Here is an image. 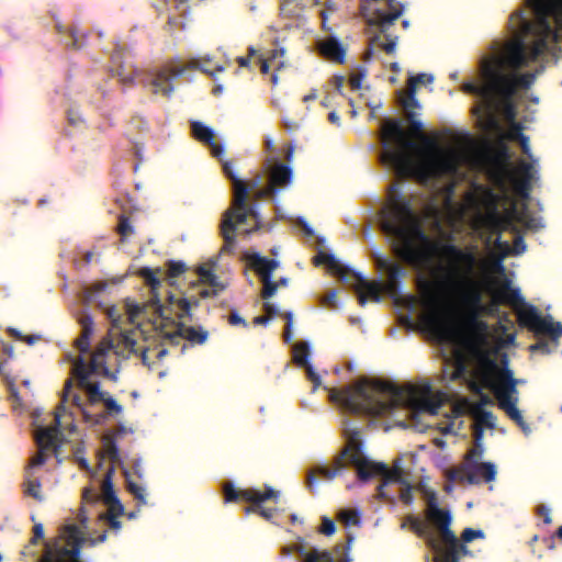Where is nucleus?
<instances>
[{"instance_id":"nucleus-1","label":"nucleus","mask_w":562,"mask_h":562,"mask_svg":"<svg viewBox=\"0 0 562 562\" xmlns=\"http://www.w3.org/2000/svg\"><path fill=\"white\" fill-rule=\"evenodd\" d=\"M381 228L392 238V250L403 262L422 269L437 254L439 262L431 268L434 280L420 279L419 289L434 299L436 291L461 308L476 313L482 305V285L476 272L483 266L475 245L460 247L452 241H434L420 227L411 202L404 199L396 183L389 192V203L381 211Z\"/></svg>"},{"instance_id":"nucleus-2","label":"nucleus","mask_w":562,"mask_h":562,"mask_svg":"<svg viewBox=\"0 0 562 562\" xmlns=\"http://www.w3.org/2000/svg\"><path fill=\"white\" fill-rule=\"evenodd\" d=\"M329 397L349 414L372 417L383 416L401 406L436 415L440 407L429 384L398 386L390 381L368 378L353 385L331 390Z\"/></svg>"},{"instance_id":"nucleus-3","label":"nucleus","mask_w":562,"mask_h":562,"mask_svg":"<svg viewBox=\"0 0 562 562\" xmlns=\"http://www.w3.org/2000/svg\"><path fill=\"white\" fill-rule=\"evenodd\" d=\"M383 153L381 161L392 167L397 177H417L422 180L454 176L458 172L459 159L454 151H441L430 140H426L432 148L424 159L418 160L414 151L417 145L403 130L400 120H387L383 131Z\"/></svg>"},{"instance_id":"nucleus-4","label":"nucleus","mask_w":562,"mask_h":562,"mask_svg":"<svg viewBox=\"0 0 562 562\" xmlns=\"http://www.w3.org/2000/svg\"><path fill=\"white\" fill-rule=\"evenodd\" d=\"M348 464L356 468L360 481H368L376 475L381 476L382 482L376 488L379 498H387V495L385 494V486L387 484L405 483L403 480V471L400 467L395 465L390 469L383 462L369 460L363 456L361 445L356 439H350L341 452L335 457L331 468L319 465L307 474V487L311 491L314 488V485L316 484V474L330 481L342 473L347 469Z\"/></svg>"},{"instance_id":"nucleus-5","label":"nucleus","mask_w":562,"mask_h":562,"mask_svg":"<svg viewBox=\"0 0 562 562\" xmlns=\"http://www.w3.org/2000/svg\"><path fill=\"white\" fill-rule=\"evenodd\" d=\"M527 7L535 15L533 21L527 20L525 9L514 11L510 20L517 19L521 33L536 36L531 53L536 59L549 50L550 44L562 40V0H527Z\"/></svg>"},{"instance_id":"nucleus-6","label":"nucleus","mask_w":562,"mask_h":562,"mask_svg":"<svg viewBox=\"0 0 562 562\" xmlns=\"http://www.w3.org/2000/svg\"><path fill=\"white\" fill-rule=\"evenodd\" d=\"M199 305L196 299L189 300L187 297H177L169 294L167 305L157 306V314L160 318L159 325L156 326L159 335L170 344L177 345L180 339H186L192 346L203 345L209 338V331L201 326H187L182 321L192 319L191 308Z\"/></svg>"},{"instance_id":"nucleus-7","label":"nucleus","mask_w":562,"mask_h":562,"mask_svg":"<svg viewBox=\"0 0 562 562\" xmlns=\"http://www.w3.org/2000/svg\"><path fill=\"white\" fill-rule=\"evenodd\" d=\"M498 304H507L515 311L520 327L536 336H548L558 345L562 336V324L553 322L550 315L542 316L535 305L526 303L519 289L513 288L509 280H505L493 293L492 307Z\"/></svg>"},{"instance_id":"nucleus-8","label":"nucleus","mask_w":562,"mask_h":562,"mask_svg":"<svg viewBox=\"0 0 562 562\" xmlns=\"http://www.w3.org/2000/svg\"><path fill=\"white\" fill-rule=\"evenodd\" d=\"M223 171L225 176L232 181L234 187V201L233 207L228 209L222 220L221 235L224 239V245L221 252H232L236 245V231L238 224H245L248 220H254V225L246 228V235L259 229L260 217L256 211V206L247 203L248 189L245 181L237 178L233 171L232 162H223Z\"/></svg>"},{"instance_id":"nucleus-9","label":"nucleus","mask_w":562,"mask_h":562,"mask_svg":"<svg viewBox=\"0 0 562 562\" xmlns=\"http://www.w3.org/2000/svg\"><path fill=\"white\" fill-rule=\"evenodd\" d=\"M426 518L439 532V543H435L434 539L429 540L436 552L435 562H460L462 557L470 554V550L451 530L450 512L438 506L437 494L434 491H426Z\"/></svg>"},{"instance_id":"nucleus-10","label":"nucleus","mask_w":562,"mask_h":562,"mask_svg":"<svg viewBox=\"0 0 562 562\" xmlns=\"http://www.w3.org/2000/svg\"><path fill=\"white\" fill-rule=\"evenodd\" d=\"M512 19V15L509 16ZM509 27L513 33H516L518 37L510 42L503 55L492 56L484 59V64L490 68H499L502 75H509L529 65L530 61H535L531 58L533 45L536 43V36L533 34H524L518 27L517 19L512 22L509 20ZM538 58H536L537 60Z\"/></svg>"},{"instance_id":"nucleus-11","label":"nucleus","mask_w":562,"mask_h":562,"mask_svg":"<svg viewBox=\"0 0 562 562\" xmlns=\"http://www.w3.org/2000/svg\"><path fill=\"white\" fill-rule=\"evenodd\" d=\"M499 158L491 172V179L495 186L501 190H505L506 184L509 182L517 195L528 198L535 173L533 166L522 160L518 164L516 170L510 169L507 164L508 153L506 147L501 150Z\"/></svg>"},{"instance_id":"nucleus-12","label":"nucleus","mask_w":562,"mask_h":562,"mask_svg":"<svg viewBox=\"0 0 562 562\" xmlns=\"http://www.w3.org/2000/svg\"><path fill=\"white\" fill-rule=\"evenodd\" d=\"M314 263L327 265L328 268L344 282H349L350 279H353L356 281L355 290L358 294V301L361 306L367 303L368 296L373 301H380L381 284L379 282L368 281L361 273L355 272L350 268L342 266L333 255L319 252L314 258Z\"/></svg>"},{"instance_id":"nucleus-13","label":"nucleus","mask_w":562,"mask_h":562,"mask_svg":"<svg viewBox=\"0 0 562 562\" xmlns=\"http://www.w3.org/2000/svg\"><path fill=\"white\" fill-rule=\"evenodd\" d=\"M82 537L76 525L64 527L61 535L47 542L38 562H79Z\"/></svg>"},{"instance_id":"nucleus-14","label":"nucleus","mask_w":562,"mask_h":562,"mask_svg":"<svg viewBox=\"0 0 562 562\" xmlns=\"http://www.w3.org/2000/svg\"><path fill=\"white\" fill-rule=\"evenodd\" d=\"M224 499L226 503L245 501L251 505L245 508V513L258 514L266 520H271L276 515L274 508H266L261 504L268 499L278 501L280 492L273 490L271 486H266L265 491L261 492L256 488L236 490L232 482L224 484Z\"/></svg>"},{"instance_id":"nucleus-15","label":"nucleus","mask_w":562,"mask_h":562,"mask_svg":"<svg viewBox=\"0 0 562 562\" xmlns=\"http://www.w3.org/2000/svg\"><path fill=\"white\" fill-rule=\"evenodd\" d=\"M518 382L519 381L513 376V372L509 369H505L499 374V382L491 387L493 389L494 395L497 400L498 407L516 423L526 436H528L531 432V428L525 422L521 412L517 407L518 398L514 396L518 393Z\"/></svg>"},{"instance_id":"nucleus-16","label":"nucleus","mask_w":562,"mask_h":562,"mask_svg":"<svg viewBox=\"0 0 562 562\" xmlns=\"http://www.w3.org/2000/svg\"><path fill=\"white\" fill-rule=\"evenodd\" d=\"M210 59L203 60H192L187 66H173L166 65L159 70H157L149 80V85L151 86V92L154 94H161L166 98H170L175 88L172 85V80L182 76L187 69H200L201 71L214 77L215 72H222L225 70V67L222 65H217L214 70L209 67Z\"/></svg>"},{"instance_id":"nucleus-17","label":"nucleus","mask_w":562,"mask_h":562,"mask_svg":"<svg viewBox=\"0 0 562 562\" xmlns=\"http://www.w3.org/2000/svg\"><path fill=\"white\" fill-rule=\"evenodd\" d=\"M484 452L482 442H476L465 456V465L451 473L452 479L467 481L469 484H479L480 476L485 482H492L496 477V468L491 462H479Z\"/></svg>"},{"instance_id":"nucleus-18","label":"nucleus","mask_w":562,"mask_h":562,"mask_svg":"<svg viewBox=\"0 0 562 562\" xmlns=\"http://www.w3.org/2000/svg\"><path fill=\"white\" fill-rule=\"evenodd\" d=\"M361 4V13L370 26H376L379 31L386 32L394 21L403 13L404 7L395 0H364Z\"/></svg>"},{"instance_id":"nucleus-19","label":"nucleus","mask_w":562,"mask_h":562,"mask_svg":"<svg viewBox=\"0 0 562 562\" xmlns=\"http://www.w3.org/2000/svg\"><path fill=\"white\" fill-rule=\"evenodd\" d=\"M480 74L482 83L468 81L462 85V91L480 98V104L475 106L474 112L482 114L487 103H493L494 95L498 93L497 78L495 68L486 67L484 61L481 63Z\"/></svg>"},{"instance_id":"nucleus-20","label":"nucleus","mask_w":562,"mask_h":562,"mask_svg":"<svg viewBox=\"0 0 562 562\" xmlns=\"http://www.w3.org/2000/svg\"><path fill=\"white\" fill-rule=\"evenodd\" d=\"M72 374L77 379L78 386L86 391L88 402L91 405L103 402L106 392L100 390V382H91L89 380L91 374H97L88 369L87 361L83 357L79 356L72 364Z\"/></svg>"},{"instance_id":"nucleus-21","label":"nucleus","mask_w":562,"mask_h":562,"mask_svg":"<svg viewBox=\"0 0 562 562\" xmlns=\"http://www.w3.org/2000/svg\"><path fill=\"white\" fill-rule=\"evenodd\" d=\"M72 389V379H67L64 385V391L61 395L60 404L57 406V412L55 413V425L52 427L41 428L36 434V443L38 448H56L57 447V439L60 435V412L65 411V403L68 401V397L70 396V391Z\"/></svg>"},{"instance_id":"nucleus-22","label":"nucleus","mask_w":562,"mask_h":562,"mask_svg":"<svg viewBox=\"0 0 562 562\" xmlns=\"http://www.w3.org/2000/svg\"><path fill=\"white\" fill-rule=\"evenodd\" d=\"M495 71L498 93L503 94L506 99L514 98L519 88L529 89L537 76V72L518 74L517 71L502 75L499 68L495 69Z\"/></svg>"},{"instance_id":"nucleus-23","label":"nucleus","mask_w":562,"mask_h":562,"mask_svg":"<svg viewBox=\"0 0 562 562\" xmlns=\"http://www.w3.org/2000/svg\"><path fill=\"white\" fill-rule=\"evenodd\" d=\"M113 351L115 353V341L111 338L110 334L104 336L98 344L95 350L91 355V359L87 362L88 369L102 375L111 381L117 380V373L112 372L105 361V356Z\"/></svg>"},{"instance_id":"nucleus-24","label":"nucleus","mask_w":562,"mask_h":562,"mask_svg":"<svg viewBox=\"0 0 562 562\" xmlns=\"http://www.w3.org/2000/svg\"><path fill=\"white\" fill-rule=\"evenodd\" d=\"M485 403H490V400L486 395L482 396L481 403H472L469 400L464 398L458 406L462 413L470 415L475 425H481L482 427H487L493 429L495 427V416L492 412L483 408Z\"/></svg>"},{"instance_id":"nucleus-25","label":"nucleus","mask_w":562,"mask_h":562,"mask_svg":"<svg viewBox=\"0 0 562 562\" xmlns=\"http://www.w3.org/2000/svg\"><path fill=\"white\" fill-rule=\"evenodd\" d=\"M375 266L378 269L386 271V292L396 294L400 291L402 279L406 277V270L400 263L382 256L375 257Z\"/></svg>"},{"instance_id":"nucleus-26","label":"nucleus","mask_w":562,"mask_h":562,"mask_svg":"<svg viewBox=\"0 0 562 562\" xmlns=\"http://www.w3.org/2000/svg\"><path fill=\"white\" fill-rule=\"evenodd\" d=\"M191 131L194 138L201 143L207 145L211 149L213 157L221 159L224 154V148L218 145L214 139V132L209 126L201 122H193L191 124Z\"/></svg>"},{"instance_id":"nucleus-27","label":"nucleus","mask_w":562,"mask_h":562,"mask_svg":"<svg viewBox=\"0 0 562 562\" xmlns=\"http://www.w3.org/2000/svg\"><path fill=\"white\" fill-rule=\"evenodd\" d=\"M424 325L440 338H449L452 333L451 324L438 312L434 311L423 317Z\"/></svg>"},{"instance_id":"nucleus-28","label":"nucleus","mask_w":562,"mask_h":562,"mask_svg":"<svg viewBox=\"0 0 562 562\" xmlns=\"http://www.w3.org/2000/svg\"><path fill=\"white\" fill-rule=\"evenodd\" d=\"M293 172L292 169L282 164L274 162L269 170V183L278 191L288 187L292 182Z\"/></svg>"},{"instance_id":"nucleus-29","label":"nucleus","mask_w":562,"mask_h":562,"mask_svg":"<svg viewBox=\"0 0 562 562\" xmlns=\"http://www.w3.org/2000/svg\"><path fill=\"white\" fill-rule=\"evenodd\" d=\"M79 324L81 326V334L76 339L75 346L80 351V353L82 356L90 351V339L94 333V322H93V318L89 314H83L79 318Z\"/></svg>"},{"instance_id":"nucleus-30","label":"nucleus","mask_w":562,"mask_h":562,"mask_svg":"<svg viewBox=\"0 0 562 562\" xmlns=\"http://www.w3.org/2000/svg\"><path fill=\"white\" fill-rule=\"evenodd\" d=\"M250 268L259 276L260 280L272 278L273 271L279 267L276 259L262 257L258 254L249 256Z\"/></svg>"},{"instance_id":"nucleus-31","label":"nucleus","mask_w":562,"mask_h":562,"mask_svg":"<svg viewBox=\"0 0 562 562\" xmlns=\"http://www.w3.org/2000/svg\"><path fill=\"white\" fill-rule=\"evenodd\" d=\"M321 54L328 60L342 64L346 57V49L342 44L335 37L323 41L319 45Z\"/></svg>"},{"instance_id":"nucleus-32","label":"nucleus","mask_w":562,"mask_h":562,"mask_svg":"<svg viewBox=\"0 0 562 562\" xmlns=\"http://www.w3.org/2000/svg\"><path fill=\"white\" fill-rule=\"evenodd\" d=\"M136 333L134 330L120 333L115 340V355L124 359L130 358L132 355L137 353V341L134 338Z\"/></svg>"},{"instance_id":"nucleus-33","label":"nucleus","mask_w":562,"mask_h":562,"mask_svg":"<svg viewBox=\"0 0 562 562\" xmlns=\"http://www.w3.org/2000/svg\"><path fill=\"white\" fill-rule=\"evenodd\" d=\"M161 273V269L157 268L156 270L149 267H143L138 270L137 274L144 279L145 283L150 288L154 293V297L151 299L155 304V311L157 312V306L162 305L158 299L157 290L160 288L161 282L159 279V274Z\"/></svg>"},{"instance_id":"nucleus-34","label":"nucleus","mask_w":562,"mask_h":562,"mask_svg":"<svg viewBox=\"0 0 562 562\" xmlns=\"http://www.w3.org/2000/svg\"><path fill=\"white\" fill-rule=\"evenodd\" d=\"M493 103H487L486 108L484 109V114H492L494 111H496L499 106H503L505 117L514 123L515 116H516V109L513 103L514 98L506 99L503 94L496 93L494 95Z\"/></svg>"},{"instance_id":"nucleus-35","label":"nucleus","mask_w":562,"mask_h":562,"mask_svg":"<svg viewBox=\"0 0 562 562\" xmlns=\"http://www.w3.org/2000/svg\"><path fill=\"white\" fill-rule=\"evenodd\" d=\"M302 562H351V559L348 555V553H345L341 559L336 561L330 551H328V550L319 551L317 549H312L311 551L305 553Z\"/></svg>"},{"instance_id":"nucleus-36","label":"nucleus","mask_w":562,"mask_h":562,"mask_svg":"<svg viewBox=\"0 0 562 562\" xmlns=\"http://www.w3.org/2000/svg\"><path fill=\"white\" fill-rule=\"evenodd\" d=\"M57 32L64 36V44L71 48H80L82 46L81 37L78 35V31L74 26H64L56 24Z\"/></svg>"},{"instance_id":"nucleus-37","label":"nucleus","mask_w":562,"mask_h":562,"mask_svg":"<svg viewBox=\"0 0 562 562\" xmlns=\"http://www.w3.org/2000/svg\"><path fill=\"white\" fill-rule=\"evenodd\" d=\"M114 471H115L114 468L110 467L106 470V473H105L103 482H102V498H103L104 504L112 503V502L119 499L115 494L113 483H112V477H113Z\"/></svg>"},{"instance_id":"nucleus-38","label":"nucleus","mask_w":562,"mask_h":562,"mask_svg":"<svg viewBox=\"0 0 562 562\" xmlns=\"http://www.w3.org/2000/svg\"><path fill=\"white\" fill-rule=\"evenodd\" d=\"M123 474L127 491L138 501L139 505H145L147 503L145 488L131 480L130 472L126 469L123 470Z\"/></svg>"},{"instance_id":"nucleus-39","label":"nucleus","mask_w":562,"mask_h":562,"mask_svg":"<svg viewBox=\"0 0 562 562\" xmlns=\"http://www.w3.org/2000/svg\"><path fill=\"white\" fill-rule=\"evenodd\" d=\"M103 452L109 458V460L111 461V463H112L111 467L114 468V464H117V463L121 462L120 451H119V448L116 446V442L110 436H105L103 438Z\"/></svg>"},{"instance_id":"nucleus-40","label":"nucleus","mask_w":562,"mask_h":562,"mask_svg":"<svg viewBox=\"0 0 562 562\" xmlns=\"http://www.w3.org/2000/svg\"><path fill=\"white\" fill-rule=\"evenodd\" d=\"M25 485H26V490H25V493L30 496H32L33 498L37 499V501H42L43 497L41 495V482L38 479H33L32 477V471L30 470H26L25 471Z\"/></svg>"},{"instance_id":"nucleus-41","label":"nucleus","mask_w":562,"mask_h":562,"mask_svg":"<svg viewBox=\"0 0 562 562\" xmlns=\"http://www.w3.org/2000/svg\"><path fill=\"white\" fill-rule=\"evenodd\" d=\"M71 404L80 409L86 422L92 420L94 424H100L106 416L105 414H99L95 417H93L90 413L86 411L83 401L81 396L77 393L71 395Z\"/></svg>"},{"instance_id":"nucleus-42","label":"nucleus","mask_w":562,"mask_h":562,"mask_svg":"<svg viewBox=\"0 0 562 562\" xmlns=\"http://www.w3.org/2000/svg\"><path fill=\"white\" fill-rule=\"evenodd\" d=\"M400 103L405 111V115H408V112H414L413 109L419 108L414 87H407L406 95L400 98Z\"/></svg>"},{"instance_id":"nucleus-43","label":"nucleus","mask_w":562,"mask_h":562,"mask_svg":"<svg viewBox=\"0 0 562 562\" xmlns=\"http://www.w3.org/2000/svg\"><path fill=\"white\" fill-rule=\"evenodd\" d=\"M308 347L306 344H301L294 348V362L299 367H306L308 363Z\"/></svg>"},{"instance_id":"nucleus-44","label":"nucleus","mask_w":562,"mask_h":562,"mask_svg":"<svg viewBox=\"0 0 562 562\" xmlns=\"http://www.w3.org/2000/svg\"><path fill=\"white\" fill-rule=\"evenodd\" d=\"M7 333L18 339V340H21V341H24L26 342L27 345L32 346L34 345L35 342L40 341L41 340V336L40 335H23L21 331H19L18 329L13 328V327H8L7 328Z\"/></svg>"},{"instance_id":"nucleus-45","label":"nucleus","mask_w":562,"mask_h":562,"mask_svg":"<svg viewBox=\"0 0 562 562\" xmlns=\"http://www.w3.org/2000/svg\"><path fill=\"white\" fill-rule=\"evenodd\" d=\"M167 276L168 278H177L181 276L186 270L187 266L183 261L169 260L167 262Z\"/></svg>"},{"instance_id":"nucleus-46","label":"nucleus","mask_w":562,"mask_h":562,"mask_svg":"<svg viewBox=\"0 0 562 562\" xmlns=\"http://www.w3.org/2000/svg\"><path fill=\"white\" fill-rule=\"evenodd\" d=\"M339 519L346 526H358L360 524L359 513L357 510H342L339 514Z\"/></svg>"},{"instance_id":"nucleus-47","label":"nucleus","mask_w":562,"mask_h":562,"mask_svg":"<svg viewBox=\"0 0 562 562\" xmlns=\"http://www.w3.org/2000/svg\"><path fill=\"white\" fill-rule=\"evenodd\" d=\"M117 233L124 238L128 237L134 233L130 217L126 215H120L117 224Z\"/></svg>"},{"instance_id":"nucleus-48","label":"nucleus","mask_w":562,"mask_h":562,"mask_svg":"<svg viewBox=\"0 0 562 562\" xmlns=\"http://www.w3.org/2000/svg\"><path fill=\"white\" fill-rule=\"evenodd\" d=\"M207 284L210 286H212V291H210V290H202L200 292V295L202 297H207V296H211V295H216V294H218L220 292H222L225 289V284L223 282H221L215 274L213 277V280H210L207 282Z\"/></svg>"},{"instance_id":"nucleus-49","label":"nucleus","mask_w":562,"mask_h":562,"mask_svg":"<svg viewBox=\"0 0 562 562\" xmlns=\"http://www.w3.org/2000/svg\"><path fill=\"white\" fill-rule=\"evenodd\" d=\"M484 538V532L481 529H472V528H465L461 533V540H459L461 543L465 546V543L473 541L474 539H482Z\"/></svg>"},{"instance_id":"nucleus-50","label":"nucleus","mask_w":562,"mask_h":562,"mask_svg":"<svg viewBox=\"0 0 562 562\" xmlns=\"http://www.w3.org/2000/svg\"><path fill=\"white\" fill-rule=\"evenodd\" d=\"M102 403L110 415H120L123 412V407L111 395H109V393L105 395Z\"/></svg>"},{"instance_id":"nucleus-51","label":"nucleus","mask_w":562,"mask_h":562,"mask_svg":"<svg viewBox=\"0 0 562 562\" xmlns=\"http://www.w3.org/2000/svg\"><path fill=\"white\" fill-rule=\"evenodd\" d=\"M45 448H38V451L31 458L26 470H30L35 467L43 465L47 461V454L45 453Z\"/></svg>"},{"instance_id":"nucleus-52","label":"nucleus","mask_w":562,"mask_h":562,"mask_svg":"<svg viewBox=\"0 0 562 562\" xmlns=\"http://www.w3.org/2000/svg\"><path fill=\"white\" fill-rule=\"evenodd\" d=\"M261 282L263 283L261 296L263 299H269L273 296L278 290V284H276V282L272 281V278L262 279Z\"/></svg>"},{"instance_id":"nucleus-53","label":"nucleus","mask_w":562,"mask_h":562,"mask_svg":"<svg viewBox=\"0 0 562 562\" xmlns=\"http://www.w3.org/2000/svg\"><path fill=\"white\" fill-rule=\"evenodd\" d=\"M416 114L414 112H408V115H406V119L408 121L409 125V132L413 135H419L423 133V123L418 120H416Z\"/></svg>"},{"instance_id":"nucleus-54","label":"nucleus","mask_w":562,"mask_h":562,"mask_svg":"<svg viewBox=\"0 0 562 562\" xmlns=\"http://www.w3.org/2000/svg\"><path fill=\"white\" fill-rule=\"evenodd\" d=\"M434 77L431 75L418 74L408 79L407 87H414L416 89L417 85L431 83Z\"/></svg>"},{"instance_id":"nucleus-55","label":"nucleus","mask_w":562,"mask_h":562,"mask_svg":"<svg viewBox=\"0 0 562 562\" xmlns=\"http://www.w3.org/2000/svg\"><path fill=\"white\" fill-rule=\"evenodd\" d=\"M409 521H411V528L416 535H418L419 537H423L426 535L427 526H426L425 521H423L422 519L416 518V517H411Z\"/></svg>"},{"instance_id":"nucleus-56","label":"nucleus","mask_w":562,"mask_h":562,"mask_svg":"<svg viewBox=\"0 0 562 562\" xmlns=\"http://www.w3.org/2000/svg\"><path fill=\"white\" fill-rule=\"evenodd\" d=\"M381 33L384 34L386 37V42L381 44L382 49L386 54H393L395 52V47L397 44V36L392 37L390 34H387V31Z\"/></svg>"},{"instance_id":"nucleus-57","label":"nucleus","mask_w":562,"mask_h":562,"mask_svg":"<svg viewBox=\"0 0 562 562\" xmlns=\"http://www.w3.org/2000/svg\"><path fill=\"white\" fill-rule=\"evenodd\" d=\"M106 505L109 506V510L104 514L105 516L120 517L124 512V507L120 499L106 503Z\"/></svg>"},{"instance_id":"nucleus-58","label":"nucleus","mask_w":562,"mask_h":562,"mask_svg":"<svg viewBox=\"0 0 562 562\" xmlns=\"http://www.w3.org/2000/svg\"><path fill=\"white\" fill-rule=\"evenodd\" d=\"M199 279L202 283L207 284L210 280H213L214 272L212 268H207L205 266H200L196 270Z\"/></svg>"},{"instance_id":"nucleus-59","label":"nucleus","mask_w":562,"mask_h":562,"mask_svg":"<svg viewBox=\"0 0 562 562\" xmlns=\"http://www.w3.org/2000/svg\"><path fill=\"white\" fill-rule=\"evenodd\" d=\"M336 530V526L334 520H331L328 517H323L322 519V526H321V532L326 536H331Z\"/></svg>"},{"instance_id":"nucleus-60","label":"nucleus","mask_w":562,"mask_h":562,"mask_svg":"<svg viewBox=\"0 0 562 562\" xmlns=\"http://www.w3.org/2000/svg\"><path fill=\"white\" fill-rule=\"evenodd\" d=\"M277 192L278 191L269 183L266 188L257 190L254 195L256 200H261L272 196Z\"/></svg>"},{"instance_id":"nucleus-61","label":"nucleus","mask_w":562,"mask_h":562,"mask_svg":"<svg viewBox=\"0 0 562 562\" xmlns=\"http://www.w3.org/2000/svg\"><path fill=\"white\" fill-rule=\"evenodd\" d=\"M531 352L540 351L541 353L549 355L552 350L549 342L539 340L529 347Z\"/></svg>"},{"instance_id":"nucleus-62","label":"nucleus","mask_w":562,"mask_h":562,"mask_svg":"<svg viewBox=\"0 0 562 562\" xmlns=\"http://www.w3.org/2000/svg\"><path fill=\"white\" fill-rule=\"evenodd\" d=\"M520 135H525L522 133V126L520 123H512L510 125V130H509V133H508V137L512 139V140H518L520 138Z\"/></svg>"},{"instance_id":"nucleus-63","label":"nucleus","mask_w":562,"mask_h":562,"mask_svg":"<svg viewBox=\"0 0 562 562\" xmlns=\"http://www.w3.org/2000/svg\"><path fill=\"white\" fill-rule=\"evenodd\" d=\"M228 323L233 326H237V325H241L244 327L248 326L247 322L236 311L231 312V314L228 316Z\"/></svg>"},{"instance_id":"nucleus-64","label":"nucleus","mask_w":562,"mask_h":562,"mask_svg":"<svg viewBox=\"0 0 562 562\" xmlns=\"http://www.w3.org/2000/svg\"><path fill=\"white\" fill-rule=\"evenodd\" d=\"M526 244L521 235H517L514 239V252L520 255L525 252Z\"/></svg>"}]
</instances>
